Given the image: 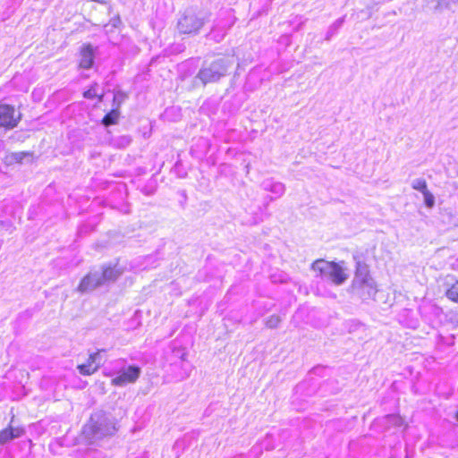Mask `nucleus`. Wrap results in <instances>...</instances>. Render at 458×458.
<instances>
[{
	"mask_svg": "<svg viewBox=\"0 0 458 458\" xmlns=\"http://www.w3.org/2000/svg\"><path fill=\"white\" fill-rule=\"evenodd\" d=\"M116 420L111 414L98 411L91 414L84 425L82 435L89 444H94L104 437H111L117 431Z\"/></svg>",
	"mask_w": 458,
	"mask_h": 458,
	"instance_id": "f257e3e1",
	"label": "nucleus"
},
{
	"mask_svg": "<svg viewBox=\"0 0 458 458\" xmlns=\"http://www.w3.org/2000/svg\"><path fill=\"white\" fill-rule=\"evenodd\" d=\"M122 274V270L114 266H103L99 269L90 270L81 280L78 292L90 293L98 287L107 285L114 282Z\"/></svg>",
	"mask_w": 458,
	"mask_h": 458,
	"instance_id": "f03ea898",
	"label": "nucleus"
},
{
	"mask_svg": "<svg viewBox=\"0 0 458 458\" xmlns=\"http://www.w3.org/2000/svg\"><path fill=\"white\" fill-rule=\"evenodd\" d=\"M233 60L229 57H221L209 64H205L195 77V81H199L202 85L217 82L227 74L233 66Z\"/></svg>",
	"mask_w": 458,
	"mask_h": 458,
	"instance_id": "7ed1b4c3",
	"label": "nucleus"
},
{
	"mask_svg": "<svg viewBox=\"0 0 458 458\" xmlns=\"http://www.w3.org/2000/svg\"><path fill=\"white\" fill-rule=\"evenodd\" d=\"M208 21L206 13L187 8L179 16L176 27L180 34L197 35Z\"/></svg>",
	"mask_w": 458,
	"mask_h": 458,
	"instance_id": "20e7f679",
	"label": "nucleus"
},
{
	"mask_svg": "<svg viewBox=\"0 0 458 458\" xmlns=\"http://www.w3.org/2000/svg\"><path fill=\"white\" fill-rule=\"evenodd\" d=\"M311 267L315 272H318V276L322 279L330 280L336 285L344 284L347 279L342 267L335 262L318 259L312 263Z\"/></svg>",
	"mask_w": 458,
	"mask_h": 458,
	"instance_id": "39448f33",
	"label": "nucleus"
},
{
	"mask_svg": "<svg viewBox=\"0 0 458 458\" xmlns=\"http://www.w3.org/2000/svg\"><path fill=\"white\" fill-rule=\"evenodd\" d=\"M141 374V368L138 365L132 364L126 368L123 367L118 372H116L112 380L111 384L114 386L123 387L128 384L135 383Z\"/></svg>",
	"mask_w": 458,
	"mask_h": 458,
	"instance_id": "423d86ee",
	"label": "nucleus"
},
{
	"mask_svg": "<svg viewBox=\"0 0 458 458\" xmlns=\"http://www.w3.org/2000/svg\"><path fill=\"white\" fill-rule=\"evenodd\" d=\"M233 21L231 20V14L228 12L223 13L214 21L208 37L216 42H220L225 36L226 31L233 26Z\"/></svg>",
	"mask_w": 458,
	"mask_h": 458,
	"instance_id": "0eeeda50",
	"label": "nucleus"
},
{
	"mask_svg": "<svg viewBox=\"0 0 458 458\" xmlns=\"http://www.w3.org/2000/svg\"><path fill=\"white\" fill-rule=\"evenodd\" d=\"M21 119V113L15 115V109L13 106L0 104V127L13 129L18 125Z\"/></svg>",
	"mask_w": 458,
	"mask_h": 458,
	"instance_id": "6e6552de",
	"label": "nucleus"
},
{
	"mask_svg": "<svg viewBox=\"0 0 458 458\" xmlns=\"http://www.w3.org/2000/svg\"><path fill=\"white\" fill-rule=\"evenodd\" d=\"M354 284L360 287H368L370 290L375 289V282L369 275L368 267L360 262L357 263Z\"/></svg>",
	"mask_w": 458,
	"mask_h": 458,
	"instance_id": "1a4fd4ad",
	"label": "nucleus"
},
{
	"mask_svg": "<svg viewBox=\"0 0 458 458\" xmlns=\"http://www.w3.org/2000/svg\"><path fill=\"white\" fill-rule=\"evenodd\" d=\"M96 48L90 44L81 47L80 52L79 66L82 69H90L94 64Z\"/></svg>",
	"mask_w": 458,
	"mask_h": 458,
	"instance_id": "9d476101",
	"label": "nucleus"
},
{
	"mask_svg": "<svg viewBox=\"0 0 458 458\" xmlns=\"http://www.w3.org/2000/svg\"><path fill=\"white\" fill-rule=\"evenodd\" d=\"M23 433V428L9 426L8 428L0 431V445H4L13 439L18 438L21 437Z\"/></svg>",
	"mask_w": 458,
	"mask_h": 458,
	"instance_id": "9b49d317",
	"label": "nucleus"
},
{
	"mask_svg": "<svg viewBox=\"0 0 458 458\" xmlns=\"http://www.w3.org/2000/svg\"><path fill=\"white\" fill-rule=\"evenodd\" d=\"M263 188L265 191L274 193L276 197L282 196L285 191L284 185L280 182H274L272 180H267L263 182Z\"/></svg>",
	"mask_w": 458,
	"mask_h": 458,
	"instance_id": "f8f14e48",
	"label": "nucleus"
},
{
	"mask_svg": "<svg viewBox=\"0 0 458 458\" xmlns=\"http://www.w3.org/2000/svg\"><path fill=\"white\" fill-rule=\"evenodd\" d=\"M98 366H96L94 362H91V360H89V358L88 359L86 363L80 364L77 366V369L79 370L80 374L83 376L92 375L98 370Z\"/></svg>",
	"mask_w": 458,
	"mask_h": 458,
	"instance_id": "ddd939ff",
	"label": "nucleus"
},
{
	"mask_svg": "<svg viewBox=\"0 0 458 458\" xmlns=\"http://www.w3.org/2000/svg\"><path fill=\"white\" fill-rule=\"evenodd\" d=\"M119 111L117 108L108 112L102 119V124L106 127L115 124L118 121Z\"/></svg>",
	"mask_w": 458,
	"mask_h": 458,
	"instance_id": "4468645a",
	"label": "nucleus"
},
{
	"mask_svg": "<svg viewBox=\"0 0 458 458\" xmlns=\"http://www.w3.org/2000/svg\"><path fill=\"white\" fill-rule=\"evenodd\" d=\"M344 17L338 18L327 30L326 34V40H330L335 36L337 30L343 26Z\"/></svg>",
	"mask_w": 458,
	"mask_h": 458,
	"instance_id": "2eb2a0df",
	"label": "nucleus"
},
{
	"mask_svg": "<svg viewBox=\"0 0 458 458\" xmlns=\"http://www.w3.org/2000/svg\"><path fill=\"white\" fill-rule=\"evenodd\" d=\"M445 296L453 302L458 303V280L450 285L445 291Z\"/></svg>",
	"mask_w": 458,
	"mask_h": 458,
	"instance_id": "dca6fc26",
	"label": "nucleus"
},
{
	"mask_svg": "<svg viewBox=\"0 0 458 458\" xmlns=\"http://www.w3.org/2000/svg\"><path fill=\"white\" fill-rule=\"evenodd\" d=\"M98 83L97 82H94L92 83L89 88L83 92V98H87V99H93L95 98H98V101H102L103 100V95H98V92H97V88H98Z\"/></svg>",
	"mask_w": 458,
	"mask_h": 458,
	"instance_id": "f3484780",
	"label": "nucleus"
},
{
	"mask_svg": "<svg viewBox=\"0 0 458 458\" xmlns=\"http://www.w3.org/2000/svg\"><path fill=\"white\" fill-rule=\"evenodd\" d=\"M122 25V20L119 14L110 19L109 22L105 25L106 31L112 32L114 29H117Z\"/></svg>",
	"mask_w": 458,
	"mask_h": 458,
	"instance_id": "a211bd4d",
	"label": "nucleus"
},
{
	"mask_svg": "<svg viewBox=\"0 0 458 458\" xmlns=\"http://www.w3.org/2000/svg\"><path fill=\"white\" fill-rule=\"evenodd\" d=\"M411 187L420 191L422 194L428 191L427 182L423 178H418L412 181Z\"/></svg>",
	"mask_w": 458,
	"mask_h": 458,
	"instance_id": "6ab92c4d",
	"label": "nucleus"
},
{
	"mask_svg": "<svg viewBox=\"0 0 458 458\" xmlns=\"http://www.w3.org/2000/svg\"><path fill=\"white\" fill-rule=\"evenodd\" d=\"M105 350L102 349V350H98V352H94V353H91L89 355V360H91V362H94L96 366H98V368L100 367V365L102 364V362L104 361L103 358H102V352H104Z\"/></svg>",
	"mask_w": 458,
	"mask_h": 458,
	"instance_id": "aec40b11",
	"label": "nucleus"
},
{
	"mask_svg": "<svg viewBox=\"0 0 458 458\" xmlns=\"http://www.w3.org/2000/svg\"><path fill=\"white\" fill-rule=\"evenodd\" d=\"M425 206L428 208H432L435 206V197L434 195L428 190L423 194Z\"/></svg>",
	"mask_w": 458,
	"mask_h": 458,
	"instance_id": "412c9836",
	"label": "nucleus"
},
{
	"mask_svg": "<svg viewBox=\"0 0 458 458\" xmlns=\"http://www.w3.org/2000/svg\"><path fill=\"white\" fill-rule=\"evenodd\" d=\"M281 319L279 318V316L277 315H272L270 316L267 321H266V326L269 328H276L278 327L279 323H280Z\"/></svg>",
	"mask_w": 458,
	"mask_h": 458,
	"instance_id": "4be33fe9",
	"label": "nucleus"
},
{
	"mask_svg": "<svg viewBox=\"0 0 458 458\" xmlns=\"http://www.w3.org/2000/svg\"><path fill=\"white\" fill-rule=\"evenodd\" d=\"M30 153L28 152H15L12 153L11 158L12 160L15 161L16 163H21L22 160L25 158V157L29 156Z\"/></svg>",
	"mask_w": 458,
	"mask_h": 458,
	"instance_id": "5701e85b",
	"label": "nucleus"
},
{
	"mask_svg": "<svg viewBox=\"0 0 458 458\" xmlns=\"http://www.w3.org/2000/svg\"><path fill=\"white\" fill-rule=\"evenodd\" d=\"M386 420L388 422L394 423L396 426H401L403 424L402 418L394 414L387 415Z\"/></svg>",
	"mask_w": 458,
	"mask_h": 458,
	"instance_id": "b1692460",
	"label": "nucleus"
},
{
	"mask_svg": "<svg viewBox=\"0 0 458 458\" xmlns=\"http://www.w3.org/2000/svg\"><path fill=\"white\" fill-rule=\"evenodd\" d=\"M458 0H438V4L445 8L451 9L453 5L456 4Z\"/></svg>",
	"mask_w": 458,
	"mask_h": 458,
	"instance_id": "393cba45",
	"label": "nucleus"
},
{
	"mask_svg": "<svg viewBox=\"0 0 458 458\" xmlns=\"http://www.w3.org/2000/svg\"><path fill=\"white\" fill-rule=\"evenodd\" d=\"M126 98L125 94L122 93V92H117L114 94V105L117 104V109L121 104L122 101L124 100V98Z\"/></svg>",
	"mask_w": 458,
	"mask_h": 458,
	"instance_id": "a878e982",
	"label": "nucleus"
},
{
	"mask_svg": "<svg viewBox=\"0 0 458 458\" xmlns=\"http://www.w3.org/2000/svg\"><path fill=\"white\" fill-rule=\"evenodd\" d=\"M131 139L129 136H122L119 139L118 146L124 148V147L128 146L131 143Z\"/></svg>",
	"mask_w": 458,
	"mask_h": 458,
	"instance_id": "bb28decb",
	"label": "nucleus"
},
{
	"mask_svg": "<svg viewBox=\"0 0 458 458\" xmlns=\"http://www.w3.org/2000/svg\"><path fill=\"white\" fill-rule=\"evenodd\" d=\"M454 418H455V419L457 420V421H458V411H456Z\"/></svg>",
	"mask_w": 458,
	"mask_h": 458,
	"instance_id": "cd10ccee",
	"label": "nucleus"
}]
</instances>
